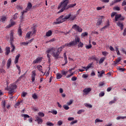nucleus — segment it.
Returning a JSON list of instances; mask_svg holds the SVG:
<instances>
[{
	"mask_svg": "<svg viewBox=\"0 0 126 126\" xmlns=\"http://www.w3.org/2000/svg\"><path fill=\"white\" fill-rule=\"evenodd\" d=\"M64 48V46H62L61 47L59 48L57 51H56V48L55 47H52L51 48H49L47 51L46 53L47 54H50L51 53L52 56L55 59H58L59 56H60V54L62 51H63V49Z\"/></svg>",
	"mask_w": 126,
	"mask_h": 126,
	"instance_id": "obj_1",
	"label": "nucleus"
},
{
	"mask_svg": "<svg viewBox=\"0 0 126 126\" xmlns=\"http://www.w3.org/2000/svg\"><path fill=\"white\" fill-rule=\"evenodd\" d=\"M69 0H63V1L61 2L58 6V9H60V8L62 9L58 12V13H61V12H63V10L67 8H66V6H67Z\"/></svg>",
	"mask_w": 126,
	"mask_h": 126,
	"instance_id": "obj_2",
	"label": "nucleus"
},
{
	"mask_svg": "<svg viewBox=\"0 0 126 126\" xmlns=\"http://www.w3.org/2000/svg\"><path fill=\"white\" fill-rule=\"evenodd\" d=\"M17 86L16 85L11 84L9 86V88L8 89V90L9 91V93L10 94H12V93H14L16 92V88Z\"/></svg>",
	"mask_w": 126,
	"mask_h": 126,
	"instance_id": "obj_3",
	"label": "nucleus"
},
{
	"mask_svg": "<svg viewBox=\"0 0 126 126\" xmlns=\"http://www.w3.org/2000/svg\"><path fill=\"white\" fill-rule=\"evenodd\" d=\"M64 16L61 15L57 19V21L53 22V25H56V24H60V23H63V22H64V19H63Z\"/></svg>",
	"mask_w": 126,
	"mask_h": 126,
	"instance_id": "obj_4",
	"label": "nucleus"
},
{
	"mask_svg": "<svg viewBox=\"0 0 126 126\" xmlns=\"http://www.w3.org/2000/svg\"><path fill=\"white\" fill-rule=\"evenodd\" d=\"M115 21H122L123 20H125V17L120 14L116 15L115 17Z\"/></svg>",
	"mask_w": 126,
	"mask_h": 126,
	"instance_id": "obj_5",
	"label": "nucleus"
},
{
	"mask_svg": "<svg viewBox=\"0 0 126 126\" xmlns=\"http://www.w3.org/2000/svg\"><path fill=\"white\" fill-rule=\"evenodd\" d=\"M72 28L77 32H82V29L76 24L73 25Z\"/></svg>",
	"mask_w": 126,
	"mask_h": 126,
	"instance_id": "obj_6",
	"label": "nucleus"
},
{
	"mask_svg": "<svg viewBox=\"0 0 126 126\" xmlns=\"http://www.w3.org/2000/svg\"><path fill=\"white\" fill-rule=\"evenodd\" d=\"M63 46H64V48H65V47H67L68 48L69 47H73V46H75V41L74 40L71 41L68 43L65 44V45Z\"/></svg>",
	"mask_w": 126,
	"mask_h": 126,
	"instance_id": "obj_7",
	"label": "nucleus"
},
{
	"mask_svg": "<svg viewBox=\"0 0 126 126\" xmlns=\"http://www.w3.org/2000/svg\"><path fill=\"white\" fill-rule=\"evenodd\" d=\"M35 77H36V70H33L32 72L31 79L32 82H35Z\"/></svg>",
	"mask_w": 126,
	"mask_h": 126,
	"instance_id": "obj_8",
	"label": "nucleus"
},
{
	"mask_svg": "<svg viewBox=\"0 0 126 126\" xmlns=\"http://www.w3.org/2000/svg\"><path fill=\"white\" fill-rule=\"evenodd\" d=\"M14 41V38L13 37V32H11L10 33V44H13V42Z\"/></svg>",
	"mask_w": 126,
	"mask_h": 126,
	"instance_id": "obj_9",
	"label": "nucleus"
},
{
	"mask_svg": "<svg viewBox=\"0 0 126 126\" xmlns=\"http://www.w3.org/2000/svg\"><path fill=\"white\" fill-rule=\"evenodd\" d=\"M42 59H43V58L42 57L37 58L36 60H35L33 62V63H41V62H42Z\"/></svg>",
	"mask_w": 126,
	"mask_h": 126,
	"instance_id": "obj_10",
	"label": "nucleus"
},
{
	"mask_svg": "<svg viewBox=\"0 0 126 126\" xmlns=\"http://www.w3.org/2000/svg\"><path fill=\"white\" fill-rule=\"evenodd\" d=\"M36 120H35V122H37V123L38 125H41L42 123H43V120L41 118H40L38 117H36L35 118Z\"/></svg>",
	"mask_w": 126,
	"mask_h": 126,
	"instance_id": "obj_11",
	"label": "nucleus"
},
{
	"mask_svg": "<svg viewBox=\"0 0 126 126\" xmlns=\"http://www.w3.org/2000/svg\"><path fill=\"white\" fill-rule=\"evenodd\" d=\"M110 26V23L109 22V21H108L106 24V25L102 27L100 31H104L105 30V29H107V28H109V27Z\"/></svg>",
	"mask_w": 126,
	"mask_h": 126,
	"instance_id": "obj_12",
	"label": "nucleus"
},
{
	"mask_svg": "<svg viewBox=\"0 0 126 126\" xmlns=\"http://www.w3.org/2000/svg\"><path fill=\"white\" fill-rule=\"evenodd\" d=\"M117 25H118L119 27L120 28V29H121V30H123L124 29V24L121 21H118V22L117 23Z\"/></svg>",
	"mask_w": 126,
	"mask_h": 126,
	"instance_id": "obj_13",
	"label": "nucleus"
},
{
	"mask_svg": "<svg viewBox=\"0 0 126 126\" xmlns=\"http://www.w3.org/2000/svg\"><path fill=\"white\" fill-rule=\"evenodd\" d=\"M91 90H92L91 88H87L83 90V92H84V93H86V94H88Z\"/></svg>",
	"mask_w": 126,
	"mask_h": 126,
	"instance_id": "obj_14",
	"label": "nucleus"
},
{
	"mask_svg": "<svg viewBox=\"0 0 126 126\" xmlns=\"http://www.w3.org/2000/svg\"><path fill=\"white\" fill-rule=\"evenodd\" d=\"M70 17H71V14H68L67 15H66L64 18V21H66V20H67L68 19H70Z\"/></svg>",
	"mask_w": 126,
	"mask_h": 126,
	"instance_id": "obj_15",
	"label": "nucleus"
},
{
	"mask_svg": "<svg viewBox=\"0 0 126 126\" xmlns=\"http://www.w3.org/2000/svg\"><path fill=\"white\" fill-rule=\"evenodd\" d=\"M6 104V103L5 102V101H3L1 102V106L2 108L3 109V112H5L6 111V109H5V105Z\"/></svg>",
	"mask_w": 126,
	"mask_h": 126,
	"instance_id": "obj_16",
	"label": "nucleus"
},
{
	"mask_svg": "<svg viewBox=\"0 0 126 126\" xmlns=\"http://www.w3.org/2000/svg\"><path fill=\"white\" fill-rule=\"evenodd\" d=\"M32 8V4L31 2H29L28 4L27 8H26V10L29 11V10H30V9H31Z\"/></svg>",
	"mask_w": 126,
	"mask_h": 126,
	"instance_id": "obj_17",
	"label": "nucleus"
},
{
	"mask_svg": "<svg viewBox=\"0 0 126 126\" xmlns=\"http://www.w3.org/2000/svg\"><path fill=\"white\" fill-rule=\"evenodd\" d=\"M11 64V59L10 58L7 61V68L8 69L9 67H10V65Z\"/></svg>",
	"mask_w": 126,
	"mask_h": 126,
	"instance_id": "obj_18",
	"label": "nucleus"
},
{
	"mask_svg": "<svg viewBox=\"0 0 126 126\" xmlns=\"http://www.w3.org/2000/svg\"><path fill=\"white\" fill-rule=\"evenodd\" d=\"M19 58H20V54H18L16 56L15 59V61H14V63H15V64H16V63H18V61L19 60Z\"/></svg>",
	"mask_w": 126,
	"mask_h": 126,
	"instance_id": "obj_19",
	"label": "nucleus"
},
{
	"mask_svg": "<svg viewBox=\"0 0 126 126\" xmlns=\"http://www.w3.org/2000/svg\"><path fill=\"white\" fill-rule=\"evenodd\" d=\"M64 60L65 61V64H63V65H65L66 63H67V57H66V53H64L63 54Z\"/></svg>",
	"mask_w": 126,
	"mask_h": 126,
	"instance_id": "obj_20",
	"label": "nucleus"
},
{
	"mask_svg": "<svg viewBox=\"0 0 126 126\" xmlns=\"http://www.w3.org/2000/svg\"><path fill=\"white\" fill-rule=\"evenodd\" d=\"M97 73L99 74L98 75V77H102V76H103V74L105 73V71L102 70L101 72L98 71Z\"/></svg>",
	"mask_w": 126,
	"mask_h": 126,
	"instance_id": "obj_21",
	"label": "nucleus"
},
{
	"mask_svg": "<svg viewBox=\"0 0 126 126\" xmlns=\"http://www.w3.org/2000/svg\"><path fill=\"white\" fill-rule=\"evenodd\" d=\"M21 116L22 117H24V121H26V120H27V118H30V116L28 114H22Z\"/></svg>",
	"mask_w": 126,
	"mask_h": 126,
	"instance_id": "obj_22",
	"label": "nucleus"
},
{
	"mask_svg": "<svg viewBox=\"0 0 126 126\" xmlns=\"http://www.w3.org/2000/svg\"><path fill=\"white\" fill-rule=\"evenodd\" d=\"M103 21H102V19H99L96 24V26H100Z\"/></svg>",
	"mask_w": 126,
	"mask_h": 126,
	"instance_id": "obj_23",
	"label": "nucleus"
},
{
	"mask_svg": "<svg viewBox=\"0 0 126 126\" xmlns=\"http://www.w3.org/2000/svg\"><path fill=\"white\" fill-rule=\"evenodd\" d=\"M6 20V17L4 16H2L0 19V21L1 22H2L3 23H4Z\"/></svg>",
	"mask_w": 126,
	"mask_h": 126,
	"instance_id": "obj_24",
	"label": "nucleus"
},
{
	"mask_svg": "<svg viewBox=\"0 0 126 126\" xmlns=\"http://www.w3.org/2000/svg\"><path fill=\"white\" fill-rule=\"evenodd\" d=\"M52 34H53L52 31L49 30L46 32V36L47 37H50V36H52Z\"/></svg>",
	"mask_w": 126,
	"mask_h": 126,
	"instance_id": "obj_25",
	"label": "nucleus"
},
{
	"mask_svg": "<svg viewBox=\"0 0 126 126\" xmlns=\"http://www.w3.org/2000/svg\"><path fill=\"white\" fill-rule=\"evenodd\" d=\"M80 42V38L79 37L77 36L75 38V44H78Z\"/></svg>",
	"mask_w": 126,
	"mask_h": 126,
	"instance_id": "obj_26",
	"label": "nucleus"
},
{
	"mask_svg": "<svg viewBox=\"0 0 126 126\" xmlns=\"http://www.w3.org/2000/svg\"><path fill=\"white\" fill-rule=\"evenodd\" d=\"M56 77H57V79H61V78L62 77H63V75L61 74V73H58L57 74H56Z\"/></svg>",
	"mask_w": 126,
	"mask_h": 126,
	"instance_id": "obj_27",
	"label": "nucleus"
},
{
	"mask_svg": "<svg viewBox=\"0 0 126 126\" xmlns=\"http://www.w3.org/2000/svg\"><path fill=\"white\" fill-rule=\"evenodd\" d=\"M10 53V48L7 47H6V53L5 54L7 56Z\"/></svg>",
	"mask_w": 126,
	"mask_h": 126,
	"instance_id": "obj_28",
	"label": "nucleus"
},
{
	"mask_svg": "<svg viewBox=\"0 0 126 126\" xmlns=\"http://www.w3.org/2000/svg\"><path fill=\"white\" fill-rule=\"evenodd\" d=\"M125 120V119H126V116H118L116 118V120H117L118 121H119V120Z\"/></svg>",
	"mask_w": 126,
	"mask_h": 126,
	"instance_id": "obj_29",
	"label": "nucleus"
},
{
	"mask_svg": "<svg viewBox=\"0 0 126 126\" xmlns=\"http://www.w3.org/2000/svg\"><path fill=\"white\" fill-rule=\"evenodd\" d=\"M37 68L39 71H40L42 72V73H44V72H43L42 69V66L41 65H37Z\"/></svg>",
	"mask_w": 126,
	"mask_h": 126,
	"instance_id": "obj_30",
	"label": "nucleus"
},
{
	"mask_svg": "<svg viewBox=\"0 0 126 126\" xmlns=\"http://www.w3.org/2000/svg\"><path fill=\"white\" fill-rule=\"evenodd\" d=\"M121 57H119L117 58V59L116 60V61L115 62H114V63L115 64H117L118 63H120L121 61Z\"/></svg>",
	"mask_w": 126,
	"mask_h": 126,
	"instance_id": "obj_31",
	"label": "nucleus"
},
{
	"mask_svg": "<svg viewBox=\"0 0 126 126\" xmlns=\"http://www.w3.org/2000/svg\"><path fill=\"white\" fill-rule=\"evenodd\" d=\"M32 31L31 32L32 33V36H33V35H34V34H36V30H35V28L33 27L32 28Z\"/></svg>",
	"mask_w": 126,
	"mask_h": 126,
	"instance_id": "obj_32",
	"label": "nucleus"
},
{
	"mask_svg": "<svg viewBox=\"0 0 126 126\" xmlns=\"http://www.w3.org/2000/svg\"><path fill=\"white\" fill-rule=\"evenodd\" d=\"M117 101V98H114V100L110 101L109 102V105H112V104H114Z\"/></svg>",
	"mask_w": 126,
	"mask_h": 126,
	"instance_id": "obj_33",
	"label": "nucleus"
},
{
	"mask_svg": "<svg viewBox=\"0 0 126 126\" xmlns=\"http://www.w3.org/2000/svg\"><path fill=\"white\" fill-rule=\"evenodd\" d=\"M15 25V22H12L10 24H9L7 26L8 28H10V27H12L14 25Z\"/></svg>",
	"mask_w": 126,
	"mask_h": 126,
	"instance_id": "obj_34",
	"label": "nucleus"
},
{
	"mask_svg": "<svg viewBox=\"0 0 126 126\" xmlns=\"http://www.w3.org/2000/svg\"><path fill=\"white\" fill-rule=\"evenodd\" d=\"M84 105L85 107H86L87 108H92V105H91V104L85 103Z\"/></svg>",
	"mask_w": 126,
	"mask_h": 126,
	"instance_id": "obj_35",
	"label": "nucleus"
},
{
	"mask_svg": "<svg viewBox=\"0 0 126 126\" xmlns=\"http://www.w3.org/2000/svg\"><path fill=\"white\" fill-rule=\"evenodd\" d=\"M31 33H32L31 32H28L26 34V38H30V36H32Z\"/></svg>",
	"mask_w": 126,
	"mask_h": 126,
	"instance_id": "obj_36",
	"label": "nucleus"
},
{
	"mask_svg": "<svg viewBox=\"0 0 126 126\" xmlns=\"http://www.w3.org/2000/svg\"><path fill=\"white\" fill-rule=\"evenodd\" d=\"M11 48H12V50H11V52H14V50H15V46L13 45V44L12 43H11Z\"/></svg>",
	"mask_w": 126,
	"mask_h": 126,
	"instance_id": "obj_37",
	"label": "nucleus"
},
{
	"mask_svg": "<svg viewBox=\"0 0 126 126\" xmlns=\"http://www.w3.org/2000/svg\"><path fill=\"white\" fill-rule=\"evenodd\" d=\"M32 97L34 100H36V99H37L38 96L37 95V94H36L34 93V94H32Z\"/></svg>",
	"mask_w": 126,
	"mask_h": 126,
	"instance_id": "obj_38",
	"label": "nucleus"
},
{
	"mask_svg": "<svg viewBox=\"0 0 126 126\" xmlns=\"http://www.w3.org/2000/svg\"><path fill=\"white\" fill-rule=\"evenodd\" d=\"M49 112L51 113L53 115H57V114H58V111L56 110H53L51 111H49Z\"/></svg>",
	"mask_w": 126,
	"mask_h": 126,
	"instance_id": "obj_39",
	"label": "nucleus"
},
{
	"mask_svg": "<svg viewBox=\"0 0 126 126\" xmlns=\"http://www.w3.org/2000/svg\"><path fill=\"white\" fill-rule=\"evenodd\" d=\"M18 33L19 34V36H22V30H21V29H18Z\"/></svg>",
	"mask_w": 126,
	"mask_h": 126,
	"instance_id": "obj_40",
	"label": "nucleus"
},
{
	"mask_svg": "<svg viewBox=\"0 0 126 126\" xmlns=\"http://www.w3.org/2000/svg\"><path fill=\"white\" fill-rule=\"evenodd\" d=\"M83 43L82 42H81V41H80V42H79V44H78V47L79 48H82L83 47Z\"/></svg>",
	"mask_w": 126,
	"mask_h": 126,
	"instance_id": "obj_41",
	"label": "nucleus"
},
{
	"mask_svg": "<svg viewBox=\"0 0 126 126\" xmlns=\"http://www.w3.org/2000/svg\"><path fill=\"white\" fill-rule=\"evenodd\" d=\"M21 103H22L21 101H19L18 102H17L15 104V108H17V107H18V106H19L20 105V104H21Z\"/></svg>",
	"mask_w": 126,
	"mask_h": 126,
	"instance_id": "obj_42",
	"label": "nucleus"
},
{
	"mask_svg": "<svg viewBox=\"0 0 126 126\" xmlns=\"http://www.w3.org/2000/svg\"><path fill=\"white\" fill-rule=\"evenodd\" d=\"M46 126H54V124L50 122H47L46 123Z\"/></svg>",
	"mask_w": 126,
	"mask_h": 126,
	"instance_id": "obj_43",
	"label": "nucleus"
},
{
	"mask_svg": "<svg viewBox=\"0 0 126 126\" xmlns=\"http://www.w3.org/2000/svg\"><path fill=\"white\" fill-rule=\"evenodd\" d=\"M104 61H105V58H101L99 60V63H104Z\"/></svg>",
	"mask_w": 126,
	"mask_h": 126,
	"instance_id": "obj_44",
	"label": "nucleus"
},
{
	"mask_svg": "<svg viewBox=\"0 0 126 126\" xmlns=\"http://www.w3.org/2000/svg\"><path fill=\"white\" fill-rule=\"evenodd\" d=\"M72 103H73V100H72V99H70L69 102H67V105L68 106H70Z\"/></svg>",
	"mask_w": 126,
	"mask_h": 126,
	"instance_id": "obj_45",
	"label": "nucleus"
},
{
	"mask_svg": "<svg viewBox=\"0 0 126 126\" xmlns=\"http://www.w3.org/2000/svg\"><path fill=\"white\" fill-rule=\"evenodd\" d=\"M97 123H103V120H101L100 119H96L95 120V124Z\"/></svg>",
	"mask_w": 126,
	"mask_h": 126,
	"instance_id": "obj_46",
	"label": "nucleus"
},
{
	"mask_svg": "<svg viewBox=\"0 0 126 126\" xmlns=\"http://www.w3.org/2000/svg\"><path fill=\"white\" fill-rule=\"evenodd\" d=\"M93 63H90L87 66V68H88V69H89V68H91V67H93Z\"/></svg>",
	"mask_w": 126,
	"mask_h": 126,
	"instance_id": "obj_47",
	"label": "nucleus"
},
{
	"mask_svg": "<svg viewBox=\"0 0 126 126\" xmlns=\"http://www.w3.org/2000/svg\"><path fill=\"white\" fill-rule=\"evenodd\" d=\"M76 18V16H75V15L71 16V17L70 18V20H74V19H75Z\"/></svg>",
	"mask_w": 126,
	"mask_h": 126,
	"instance_id": "obj_48",
	"label": "nucleus"
},
{
	"mask_svg": "<svg viewBox=\"0 0 126 126\" xmlns=\"http://www.w3.org/2000/svg\"><path fill=\"white\" fill-rule=\"evenodd\" d=\"M38 115L39 117H45V114L43 112H39Z\"/></svg>",
	"mask_w": 126,
	"mask_h": 126,
	"instance_id": "obj_49",
	"label": "nucleus"
},
{
	"mask_svg": "<svg viewBox=\"0 0 126 126\" xmlns=\"http://www.w3.org/2000/svg\"><path fill=\"white\" fill-rule=\"evenodd\" d=\"M61 72H62V74L63 75H66V74H67V73L68 72L67 71H63H63H61Z\"/></svg>",
	"mask_w": 126,
	"mask_h": 126,
	"instance_id": "obj_50",
	"label": "nucleus"
},
{
	"mask_svg": "<svg viewBox=\"0 0 126 126\" xmlns=\"http://www.w3.org/2000/svg\"><path fill=\"white\" fill-rule=\"evenodd\" d=\"M63 108L64 109V110H69V107L67 105H63Z\"/></svg>",
	"mask_w": 126,
	"mask_h": 126,
	"instance_id": "obj_51",
	"label": "nucleus"
},
{
	"mask_svg": "<svg viewBox=\"0 0 126 126\" xmlns=\"http://www.w3.org/2000/svg\"><path fill=\"white\" fill-rule=\"evenodd\" d=\"M82 113H84V110H79L78 112H77V114H78V115H80V114H82Z\"/></svg>",
	"mask_w": 126,
	"mask_h": 126,
	"instance_id": "obj_52",
	"label": "nucleus"
},
{
	"mask_svg": "<svg viewBox=\"0 0 126 126\" xmlns=\"http://www.w3.org/2000/svg\"><path fill=\"white\" fill-rule=\"evenodd\" d=\"M88 33L87 32H85L82 33V36L83 37H86V36H88Z\"/></svg>",
	"mask_w": 126,
	"mask_h": 126,
	"instance_id": "obj_53",
	"label": "nucleus"
},
{
	"mask_svg": "<svg viewBox=\"0 0 126 126\" xmlns=\"http://www.w3.org/2000/svg\"><path fill=\"white\" fill-rule=\"evenodd\" d=\"M102 54L103 56H107V55H109V53H108L107 51H104L102 52Z\"/></svg>",
	"mask_w": 126,
	"mask_h": 126,
	"instance_id": "obj_54",
	"label": "nucleus"
},
{
	"mask_svg": "<svg viewBox=\"0 0 126 126\" xmlns=\"http://www.w3.org/2000/svg\"><path fill=\"white\" fill-rule=\"evenodd\" d=\"M117 15V12H113L112 13L111 17L112 18H113V17H114V16H116V15Z\"/></svg>",
	"mask_w": 126,
	"mask_h": 126,
	"instance_id": "obj_55",
	"label": "nucleus"
},
{
	"mask_svg": "<svg viewBox=\"0 0 126 126\" xmlns=\"http://www.w3.org/2000/svg\"><path fill=\"white\" fill-rule=\"evenodd\" d=\"M114 10H118V11L120 10V8L119 6H116L114 7Z\"/></svg>",
	"mask_w": 126,
	"mask_h": 126,
	"instance_id": "obj_56",
	"label": "nucleus"
},
{
	"mask_svg": "<svg viewBox=\"0 0 126 126\" xmlns=\"http://www.w3.org/2000/svg\"><path fill=\"white\" fill-rule=\"evenodd\" d=\"M91 48H92V45H91V44L86 46V48L87 49H91Z\"/></svg>",
	"mask_w": 126,
	"mask_h": 126,
	"instance_id": "obj_57",
	"label": "nucleus"
},
{
	"mask_svg": "<svg viewBox=\"0 0 126 126\" xmlns=\"http://www.w3.org/2000/svg\"><path fill=\"white\" fill-rule=\"evenodd\" d=\"M104 95H105V93H104V92H101V93L99 94V97H103V96H104Z\"/></svg>",
	"mask_w": 126,
	"mask_h": 126,
	"instance_id": "obj_58",
	"label": "nucleus"
},
{
	"mask_svg": "<svg viewBox=\"0 0 126 126\" xmlns=\"http://www.w3.org/2000/svg\"><path fill=\"white\" fill-rule=\"evenodd\" d=\"M27 95V92H23L22 94V96L23 97H25V96H26Z\"/></svg>",
	"mask_w": 126,
	"mask_h": 126,
	"instance_id": "obj_59",
	"label": "nucleus"
},
{
	"mask_svg": "<svg viewBox=\"0 0 126 126\" xmlns=\"http://www.w3.org/2000/svg\"><path fill=\"white\" fill-rule=\"evenodd\" d=\"M77 123V120H75V121H72L70 123V125H74V124H76Z\"/></svg>",
	"mask_w": 126,
	"mask_h": 126,
	"instance_id": "obj_60",
	"label": "nucleus"
},
{
	"mask_svg": "<svg viewBox=\"0 0 126 126\" xmlns=\"http://www.w3.org/2000/svg\"><path fill=\"white\" fill-rule=\"evenodd\" d=\"M105 84V83L104 82H100L99 83L98 85L99 86H103Z\"/></svg>",
	"mask_w": 126,
	"mask_h": 126,
	"instance_id": "obj_61",
	"label": "nucleus"
},
{
	"mask_svg": "<svg viewBox=\"0 0 126 126\" xmlns=\"http://www.w3.org/2000/svg\"><path fill=\"white\" fill-rule=\"evenodd\" d=\"M82 77H83V78H87V77H88V75L84 74L82 75Z\"/></svg>",
	"mask_w": 126,
	"mask_h": 126,
	"instance_id": "obj_62",
	"label": "nucleus"
},
{
	"mask_svg": "<svg viewBox=\"0 0 126 126\" xmlns=\"http://www.w3.org/2000/svg\"><path fill=\"white\" fill-rule=\"evenodd\" d=\"M123 36H126V28H125L124 30V32H123Z\"/></svg>",
	"mask_w": 126,
	"mask_h": 126,
	"instance_id": "obj_63",
	"label": "nucleus"
},
{
	"mask_svg": "<svg viewBox=\"0 0 126 126\" xmlns=\"http://www.w3.org/2000/svg\"><path fill=\"white\" fill-rule=\"evenodd\" d=\"M58 126H62V125H63V121H62L61 120L58 121Z\"/></svg>",
	"mask_w": 126,
	"mask_h": 126,
	"instance_id": "obj_64",
	"label": "nucleus"
}]
</instances>
